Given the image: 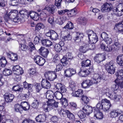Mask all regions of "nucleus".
I'll return each mask as SVG.
<instances>
[{"label":"nucleus","mask_w":123,"mask_h":123,"mask_svg":"<svg viewBox=\"0 0 123 123\" xmlns=\"http://www.w3.org/2000/svg\"><path fill=\"white\" fill-rule=\"evenodd\" d=\"M89 39L91 43H95L98 41V37L96 34H94V35L89 36Z\"/></svg>","instance_id":"29"},{"label":"nucleus","mask_w":123,"mask_h":123,"mask_svg":"<svg viewBox=\"0 0 123 123\" xmlns=\"http://www.w3.org/2000/svg\"><path fill=\"white\" fill-rule=\"evenodd\" d=\"M67 117L71 120H73L75 119V117L74 115L69 111L67 115Z\"/></svg>","instance_id":"53"},{"label":"nucleus","mask_w":123,"mask_h":123,"mask_svg":"<svg viewBox=\"0 0 123 123\" xmlns=\"http://www.w3.org/2000/svg\"><path fill=\"white\" fill-rule=\"evenodd\" d=\"M53 106L48 104H45L43 105L44 109L46 112L49 111L53 109Z\"/></svg>","instance_id":"41"},{"label":"nucleus","mask_w":123,"mask_h":123,"mask_svg":"<svg viewBox=\"0 0 123 123\" xmlns=\"http://www.w3.org/2000/svg\"><path fill=\"white\" fill-rule=\"evenodd\" d=\"M68 11V10L67 9L63 10H60L58 11V13L59 15H62L64 14L65 12H67Z\"/></svg>","instance_id":"63"},{"label":"nucleus","mask_w":123,"mask_h":123,"mask_svg":"<svg viewBox=\"0 0 123 123\" xmlns=\"http://www.w3.org/2000/svg\"><path fill=\"white\" fill-rule=\"evenodd\" d=\"M22 109L25 111H26L29 109L30 108H27L25 106H22L19 104H16V111L17 112L19 111Z\"/></svg>","instance_id":"30"},{"label":"nucleus","mask_w":123,"mask_h":123,"mask_svg":"<svg viewBox=\"0 0 123 123\" xmlns=\"http://www.w3.org/2000/svg\"><path fill=\"white\" fill-rule=\"evenodd\" d=\"M7 55L8 57L12 61L14 62L15 61V55L14 53L10 52L7 53Z\"/></svg>","instance_id":"45"},{"label":"nucleus","mask_w":123,"mask_h":123,"mask_svg":"<svg viewBox=\"0 0 123 123\" xmlns=\"http://www.w3.org/2000/svg\"><path fill=\"white\" fill-rule=\"evenodd\" d=\"M63 38L64 41L66 40H70L72 39L71 36L69 34H68L67 35H65L63 37Z\"/></svg>","instance_id":"60"},{"label":"nucleus","mask_w":123,"mask_h":123,"mask_svg":"<svg viewBox=\"0 0 123 123\" xmlns=\"http://www.w3.org/2000/svg\"><path fill=\"white\" fill-rule=\"evenodd\" d=\"M112 8L111 7L110 5L107 3L104 4L102 7L101 10L103 12H107L111 10Z\"/></svg>","instance_id":"18"},{"label":"nucleus","mask_w":123,"mask_h":123,"mask_svg":"<svg viewBox=\"0 0 123 123\" xmlns=\"http://www.w3.org/2000/svg\"><path fill=\"white\" fill-rule=\"evenodd\" d=\"M55 97L57 99L61 100L62 97V95L60 92L56 91L54 93Z\"/></svg>","instance_id":"47"},{"label":"nucleus","mask_w":123,"mask_h":123,"mask_svg":"<svg viewBox=\"0 0 123 123\" xmlns=\"http://www.w3.org/2000/svg\"><path fill=\"white\" fill-rule=\"evenodd\" d=\"M58 111L60 114L63 117H65L66 115H67L69 111L68 110L62 109L61 107L58 109Z\"/></svg>","instance_id":"27"},{"label":"nucleus","mask_w":123,"mask_h":123,"mask_svg":"<svg viewBox=\"0 0 123 123\" xmlns=\"http://www.w3.org/2000/svg\"><path fill=\"white\" fill-rule=\"evenodd\" d=\"M115 81L116 84L118 85V87H119L121 88L120 90L121 92L123 93V91L122 90V89H123V79L116 80Z\"/></svg>","instance_id":"31"},{"label":"nucleus","mask_w":123,"mask_h":123,"mask_svg":"<svg viewBox=\"0 0 123 123\" xmlns=\"http://www.w3.org/2000/svg\"><path fill=\"white\" fill-rule=\"evenodd\" d=\"M48 22L51 24H53L54 23V20L53 17L52 16H50L48 20Z\"/></svg>","instance_id":"62"},{"label":"nucleus","mask_w":123,"mask_h":123,"mask_svg":"<svg viewBox=\"0 0 123 123\" xmlns=\"http://www.w3.org/2000/svg\"><path fill=\"white\" fill-rule=\"evenodd\" d=\"M38 50L40 54L45 58L47 57L49 53L48 49L44 47H41Z\"/></svg>","instance_id":"15"},{"label":"nucleus","mask_w":123,"mask_h":123,"mask_svg":"<svg viewBox=\"0 0 123 123\" xmlns=\"http://www.w3.org/2000/svg\"><path fill=\"white\" fill-rule=\"evenodd\" d=\"M117 64L123 69V54L118 55L116 58Z\"/></svg>","instance_id":"21"},{"label":"nucleus","mask_w":123,"mask_h":123,"mask_svg":"<svg viewBox=\"0 0 123 123\" xmlns=\"http://www.w3.org/2000/svg\"><path fill=\"white\" fill-rule=\"evenodd\" d=\"M67 12L68 16L70 17L74 16L77 13V12L76 11L75 9H73L70 11L69 10Z\"/></svg>","instance_id":"43"},{"label":"nucleus","mask_w":123,"mask_h":123,"mask_svg":"<svg viewBox=\"0 0 123 123\" xmlns=\"http://www.w3.org/2000/svg\"><path fill=\"white\" fill-rule=\"evenodd\" d=\"M54 93L51 91H47L46 93V97L48 99H52L53 98V96Z\"/></svg>","instance_id":"44"},{"label":"nucleus","mask_w":123,"mask_h":123,"mask_svg":"<svg viewBox=\"0 0 123 123\" xmlns=\"http://www.w3.org/2000/svg\"><path fill=\"white\" fill-rule=\"evenodd\" d=\"M114 29L117 31L122 32L123 31V25L119 22L115 25Z\"/></svg>","instance_id":"25"},{"label":"nucleus","mask_w":123,"mask_h":123,"mask_svg":"<svg viewBox=\"0 0 123 123\" xmlns=\"http://www.w3.org/2000/svg\"><path fill=\"white\" fill-rule=\"evenodd\" d=\"M23 88L21 85H16V92H21L22 91Z\"/></svg>","instance_id":"54"},{"label":"nucleus","mask_w":123,"mask_h":123,"mask_svg":"<svg viewBox=\"0 0 123 123\" xmlns=\"http://www.w3.org/2000/svg\"><path fill=\"white\" fill-rule=\"evenodd\" d=\"M91 65V61L89 60H84L81 63V66L82 68L88 67Z\"/></svg>","instance_id":"34"},{"label":"nucleus","mask_w":123,"mask_h":123,"mask_svg":"<svg viewBox=\"0 0 123 123\" xmlns=\"http://www.w3.org/2000/svg\"><path fill=\"white\" fill-rule=\"evenodd\" d=\"M19 104L22 106H25L27 108H30V105L26 101L22 102Z\"/></svg>","instance_id":"58"},{"label":"nucleus","mask_w":123,"mask_h":123,"mask_svg":"<svg viewBox=\"0 0 123 123\" xmlns=\"http://www.w3.org/2000/svg\"><path fill=\"white\" fill-rule=\"evenodd\" d=\"M3 96L5 101L7 103L12 101L14 97L13 95L8 92L6 93Z\"/></svg>","instance_id":"14"},{"label":"nucleus","mask_w":123,"mask_h":123,"mask_svg":"<svg viewBox=\"0 0 123 123\" xmlns=\"http://www.w3.org/2000/svg\"><path fill=\"white\" fill-rule=\"evenodd\" d=\"M39 104V101L37 99H35L31 104V106L33 108L36 109L38 108Z\"/></svg>","instance_id":"37"},{"label":"nucleus","mask_w":123,"mask_h":123,"mask_svg":"<svg viewBox=\"0 0 123 123\" xmlns=\"http://www.w3.org/2000/svg\"><path fill=\"white\" fill-rule=\"evenodd\" d=\"M82 110L86 114L89 115L92 111V109L91 106L86 105L82 108Z\"/></svg>","instance_id":"20"},{"label":"nucleus","mask_w":123,"mask_h":123,"mask_svg":"<svg viewBox=\"0 0 123 123\" xmlns=\"http://www.w3.org/2000/svg\"><path fill=\"white\" fill-rule=\"evenodd\" d=\"M36 121L37 122H43L45 120V117L44 115H39L36 118Z\"/></svg>","instance_id":"32"},{"label":"nucleus","mask_w":123,"mask_h":123,"mask_svg":"<svg viewBox=\"0 0 123 123\" xmlns=\"http://www.w3.org/2000/svg\"><path fill=\"white\" fill-rule=\"evenodd\" d=\"M62 0H55V5L58 8L60 7L61 6V2Z\"/></svg>","instance_id":"59"},{"label":"nucleus","mask_w":123,"mask_h":123,"mask_svg":"<svg viewBox=\"0 0 123 123\" xmlns=\"http://www.w3.org/2000/svg\"><path fill=\"white\" fill-rule=\"evenodd\" d=\"M83 91L81 89H79L77 91L72 93V96L77 97H81L83 95Z\"/></svg>","instance_id":"24"},{"label":"nucleus","mask_w":123,"mask_h":123,"mask_svg":"<svg viewBox=\"0 0 123 123\" xmlns=\"http://www.w3.org/2000/svg\"><path fill=\"white\" fill-rule=\"evenodd\" d=\"M41 34L40 33L39 35V37L37 36L35 37L34 40V43L35 44H37L39 43L40 39L39 37H41Z\"/></svg>","instance_id":"61"},{"label":"nucleus","mask_w":123,"mask_h":123,"mask_svg":"<svg viewBox=\"0 0 123 123\" xmlns=\"http://www.w3.org/2000/svg\"><path fill=\"white\" fill-rule=\"evenodd\" d=\"M76 36L74 37V41L76 43H79L81 41V39L84 36L83 33L80 32H76Z\"/></svg>","instance_id":"16"},{"label":"nucleus","mask_w":123,"mask_h":123,"mask_svg":"<svg viewBox=\"0 0 123 123\" xmlns=\"http://www.w3.org/2000/svg\"><path fill=\"white\" fill-rule=\"evenodd\" d=\"M87 47L88 48V50H92L94 49L95 48V46L94 45V43H86Z\"/></svg>","instance_id":"51"},{"label":"nucleus","mask_w":123,"mask_h":123,"mask_svg":"<svg viewBox=\"0 0 123 123\" xmlns=\"http://www.w3.org/2000/svg\"><path fill=\"white\" fill-rule=\"evenodd\" d=\"M44 27V25L43 24L41 23H38L36 25L35 27V31L38 32L41 29H43Z\"/></svg>","instance_id":"38"},{"label":"nucleus","mask_w":123,"mask_h":123,"mask_svg":"<svg viewBox=\"0 0 123 123\" xmlns=\"http://www.w3.org/2000/svg\"><path fill=\"white\" fill-rule=\"evenodd\" d=\"M74 28L73 24L71 22H68L63 28L66 30H70L73 29Z\"/></svg>","instance_id":"33"},{"label":"nucleus","mask_w":123,"mask_h":123,"mask_svg":"<svg viewBox=\"0 0 123 123\" xmlns=\"http://www.w3.org/2000/svg\"><path fill=\"white\" fill-rule=\"evenodd\" d=\"M103 79V78L102 76L99 75L98 74H94L91 80H86L83 82L81 85L84 88H88L94 84H98Z\"/></svg>","instance_id":"1"},{"label":"nucleus","mask_w":123,"mask_h":123,"mask_svg":"<svg viewBox=\"0 0 123 123\" xmlns=\"http://www.w3.org/2000/svg\"><path fill=\"white\" fill-rule=\"evenodd\" d=\"M15 10H12L9 13V15H10L12 14V15L13 16H12L11 18V20L13 21L14 22H15L14 20L15 19Z\"/></svg>","instance_id":"49"},{"label":"nucleus","mask_w":123,"mask_h":123,"mask_svg":"<svg viewBox=\"0 0 123 123\" xmlns=\"http://www.w3.org/2000/svg\"><path fill=\"white\" fill-rule=\"evenodd\" d=\"M122 113L119 110L113 109L110 112V117L112 118H115L117 117Z\"/></svg>","instance_id":"17"},{"label":"nucleus","mask_w":123,"mask_h":123,"mask_svg":"<svg viewBox=\"0 0 123 123\" xmlns=\"http://www.w3.org/2000/svg\"><path fill=\"white\" fill-rule=\"evenodd\" d=\"M41 85L42 87L48 89L50 86V84L49 81L47 80L43 79L41 81Z\"/></svg>","instance_id":"22"},{"label":"nucleus","mask_w":123,"mask_h":123,"mask_svg":"<svg viewBox=\"0 0 123 123\" xmlns=\"http://www.w3.org/2000/svg\"><path fill=\"white\" fill-rule=\"evenodd\" d=\"M105 67L106 70L111 74H113L115 72V66L114 62L111 61L106 64Z\"/></svg>","instance_id":"3"},{"label":"nucleus","mask_w":123,"mask_h":123,"mask_svg":"<svg viewBox=\"0 0 123 123\" xmlns=\"http://www.w3.org/2000/svg\"><path fill=\"white\" fill-rule=\"evenodd\" d=\"M86 114L83 111H80L78 112L77 115L80 119H83L86 117Z\"/></svg>","instance_id":"40"},{"label":"nucleus","mask_w":123,"mask_h":123,"mask_svg":"<svg viewBox=\"0 0 123 123\" xmlns=\"http://www.w3.org/2000/svg\"><path fill=\"white\" fill-rule=\"evenodd\" d=\"M111 106L110 101L106 99H102L101 102H99L96 105V107L93 108L94 110H100L102 109L105 111H109Z\"/></svg>","instance_id":"2"},{"label":"nucleus","mask_w":123,"mask_h":123,"mask_svg":"<svg viewBox=\"0 0 123 123\" xmlns=\"http://www.w3.org/2000/svg\"><path fill=\"white\" fill-rule=\"evenodd\" d=\"M73 57L71 53H67L66 56H64L61 60L62 65L64 66H67L68 64V60L72 59Z\"/></svg>","instance_id":"6"},{"label":"nucleus","mask_w":123,"mask_h":123,"mask_svg":"<svg viewBox=\"0 0 123 123\" xmlns=\"http://www.w3.org/2000/svg\"><path fill=\"white\" fill-rule=\"evenodd\" d=\"M45 76L47 79L50 81H53L57 77V75L55 73H51L48 72L45 74Z\"/></svg>","instance_id":"12"},{"label":"nucleus","mask_w":123,"mask_h":123,"mask_svg":"<svg viewBox=\"0 0 123 123\" xmlns=\"http://www.w3.org/2000/svg\"><path fill=\"white\" fill-rule=\"evenodd\" d=\"M90 69H87L86 68L84 69L82 68H80V71L78 73L80 76L82 77H86L90 73L91 70H90Z\"/></svg>","instance_id":"11"},{"label":"nucleus","mask_w":123,"mask_h":123,"mask_svg":"<svg viewBox=\"0 0 123 123\" xmlns=\"http://www.w3.org/2000/svg\"><path fill=\"white\" fill-rule=\"evenodd\" d=\"M82 99L85 103H87L89 101V99L88 97L84 95L82 96Z\"/></svg>","instance_id":"56"},{"label":"nucleus","mask_w":123,"mask_h":123,"mask_svg":"<svg viewBox=\"0 0 123 123\" xmlns=\"http://www.w3.org/2000/svg\"><path fill=\"white\" fill-rule=\"evenodd\" d=\"M106 96L109 98L113 100L115 102H117L119 101L121 98V96L118 95L115 93H111L110 92H107L106 93Z\"/></svg>","instance_id":"4"},{"label":"nucleus","mask_w":123,"mask_h":123,"mask_svg":"<svg viewBox=\"0 0 123 123\" xmlns=\"http://www.w3.org/2000/svg\"><path fill=\"white\" fill-rule=\"evenodd\" d=\"M29 45L30 48L28 49V46L25 44H21V49L24 51H26L28 49V51L29 53H31L32 51L35 49V48L33 44L31 42L29 43Z\"/></svg>","instance_id":"5"},{"label":"nucleus","mask_w":123,"mask_h":123,"mask_svg":"<svg viewBox=\"0 0 123 123\" xmlns=\"http://www.w3.org/2000/svg\"><path fill=\"white\" fill-rule=\"evenodd\" d=\"M76 73V70L73 68H69L65 70L64 74L65 76L67 77H71Z\"/></svg>","instance_id":"13"},{"label":"nucleus","mask_w":123,"mask_h":123,"mask_svg":"<svg viewBox=\"0 0 123 123\" xmlns=\"http://www.w3.org/2000/svg\"><path fill=\"white\" fill-rule=\"evenodd\" d=\"M114 46L113 45L111 46H108L106 47L105 51L107 52H110L114 48Z\"/></svg>","instance_id":"57"},{"label":"nucleus","mask_w":123,"mask_h":123,"mask_svg":"<svg viewBox=\"0 0 123 123\" xmlns=\"http://www.w3.org/2000/svg\"><path fill=\"white\" fill-rule=\"evenodd\" d=\"M88 48L86 43H84L80 46L79 50L81 52L83 53H85L88 50Z\"/></svg>","instance_id":"26"},{"label":"nucleus","mask_w":123,"mask_h":123,"mask_svg":"<svg viewBox=\"0 0 123 123\" xmlns=\"http://www.w3.org/2000/svg\"><path fill=\"white\" fill-rule=\"evenodd\" d=\"M116 75L118 80L123 79V70H119L116 73Z\"/></svg>","instance_id":"35"},{"label":"nucleus","mask_w":123,"mask_h":123,"mask_svg":"<svg viewBox=\"0 0 123 123\" xmlns=\"http://www.w3.org/2000/svg\"><path fill=\"white\" fill-rule=\"evenodd\" d=\"M7 63V61L5 57H2L0 59V64L2 67H4Z\"/></svg>","instance_id":"39"},{"label":"nucleus","mask_w":123,"mask_h":123,"mask_svg":"<svg viewBox=\"0 0 123 123\" xmlns=\"http://www.w3.org/2000/svg\"><path fill=\"white\" fill-rule=\"evenodd\" d=\"M36 90L37 92H39L42 88V85L40 83H37L35 85Z\"/></svg>","instance_id":"52"},{"label":"nucleus","mask_w":123,"mask_h":123,"mask_svg":"<svg viewBox=\"0 0 123 123\" xmlns=\"http://www.w3.org/2000/svg\"><path fill=\"white\" fill-rule=\"evenodd\" d=\"M55 49L56 52H60L62 49V47L58 44H56L55 46Z\"/></svg>","instance_id":"55"},{"label":"nucleus","mask_w":123,"mask_h":123,"mask_svg":"<svg viewBox=\"0 0 123 123\" xmlns=\"http://www.w3.org/2000/svg\"><path fill=\"white\" fill-rule=\"evenodd\" d=\"M24 10H21L19 11V13H18V11L16 10V19H17V21H16V23L18 22V24L21 23V20L22 18V16L23 14V13L24 12Z\"/></svg>","instance_id":"19"},{"label":"nucleus","mask_w":123,"mask_h":123,"mask_svg":"<svg viewBox=\"0 0 123 123\" xmlns=\"http://www.w3.org/2000/svg\"><path fill=\"white\" fill-rule=\"evenodd\" d=\"M94 117L98 119H101L103 118V115L102 112L99 111V110H94Z\"/></svg>","instance_id":"23"},{"label":"nucleus","mask_w":123,"mask_h":123,"mask_svg":"<svg viewBox=\"0 0 123 123\" xmlns=\"http://www.w3.org/2000/svg\"><path fill=\"white\" fill-rule=\"evenodd\" d=\"M34 59L35 63L40 66H43L45 62V59L39 55L35 56Z\"/></svg>","instance_id":"8"},{"label":"nucleus","mask_w":123,"mask_h":123,"mask_svg":"<svg viewBox=\"0 0 123 123\" xmlns=\"http://www.w3.org/2000/svg\"><path fill=\"white\" fill-rule=\"evenodd\" d=\"M106 58L105 56L103 54H98L96 55L94 58L95 62L99 63L104 60Z\"/></svg>","instance_id":"10"},{"label":"nucleus","mask_w":123,"mask_h":123,"mask_svg":"<svg viewBox=\"0 0 123 123\" xmlns=\"http://www.w3.org/2000/svg\"><path fill=\"white\" fill-rule=\"evenodd\" d=\"M79 22L82 25H86L87 22V19L86 18H83L81 17L80 18Z\"/></svg>","instance_id":"48"},{"label":"nucleus","mask_w":123,"mask_h":123,"mask_svg":"<svg viewBox=\"0 0 123 123\" xmlns=\"http://www.w3.org/2000/svg\"><path fill=\"white\" fill-rule=\"evenodd\" d=\"M60 102L64 107H66L68 105L67 100L65 98L61 99L60 100Z\"/></svg>","instance_id":"50"},{"label":"nucleus","mask_w":123,"mask_h":123,"mask_svg":"<svg viewBox=\"0 0 123 123\" xmlns=\"http://www.w3.org/2000/svg\"><path fill=\"white\" fill-rule=\"evenodd\" d=\"M68 87L69 88L70 90L72 91H74L76 87V83L73 81L70 80L69 83Z\"/></svg>","instance_id":"28"},{"label":"nucleus","mask_w":123,"mask_h":123,"mask_svg":"<svg viewBox=\"0 0 123 123\" xmlns=\"http://www.w3.org/2000/svg\"><path fill=\"white\" fill-rule=\"evenodd\" d=\"M23 85L24 87L27 89H31L32 87V85L31 84L28 83L26 81L23 82Z\"/></svg>","instance_id":"46"},{"label":"nucleus","mask_w":123,"mask_h":123,"mask_svg":"<svg viewBox=\"0 0 123 123\" xmlns=\"http://www.w3.org/2000/svg\"><path fill=\"white\" fill-rule=\"evenodd\" d=\"M12 73L11 70L7 68H5L3 71V74L5 76H8L11 75Z\"/></svg>","instance_id":"42"},{"label":"nucleus","mask_w":123,"mask_h":123,"mask_svg":"<svg viewBox=\"0 0 123 123\" xmlns=\"http://www.w3.org/2000/svg\"><path fill=\"white\" fill-rule=\"evenodd\" d=\"M23 123H35L34 121L32 120L29 119H26L24 120L23 122Z\"/></svg>","instance_id":"64"},{"label":"nucleus","mask_w":123,"mask_h":123,"mask_svg":"<svg viewBox=\"0 0 123 123\" xmlns=\"http://www.w3.org/2000/svg\"><path fill=\"white\" fill-rule=\"evenodd\" d=\"M56 8L55 6L54 5H49L46 8V9L49 12L53 14Z\"/></svg>","instance_id":"36"},{"label":"nucleus","mask_w":123,"mask_h":123,"mask_svg":"<svg viewBox=\"0 0 123 123\" xmlns=\"http://www.w3.org/2000/svg\"><path fill=\"white\" fill-rule=\"evenodd\" d=\"M46 36L53 40H56L58 38V36L57 33L53 30H50L46 33Z\"/></svg>","instance_id":"7"},{"label":"nucleus","mask_w":123,"mask_h":123,"mask_svg":"<svg viewBox=\"0 0 123 123\" xmlns=\"http://www.w3.org/2000/svg\"><path fill=\"white\" fill-rule=\"evenodd\" d=\"M101 37L108 45L110 44L112 42V39L108 37V35L106 32H103L101 34Z\"/></svg>","instance_id":"9"}]
</instances>
